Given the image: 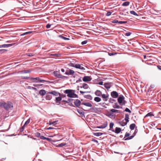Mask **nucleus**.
<instances>
[{
    "label": "nucleus",
    "instance_id": "obj_43",
    "mask_svg": "<svg viewBox=\"0 0 161 161\" xmlns=\"http://www.w3.org/2000/svg\"><path fill=\"white\" fill-rule=\"evenodd\" d=\"M26 54L27 55L29 56H32L34 55V53H27Z\"/></svg>",
    "mask_w": 161,
    "mask_h": 161
},
{
    "label": "nucleus",
    "instance_id": "obj_63",
    "mask_svg": "<svg viewBox=\"0 0 161 161\" xmlns=\"http://www.w3.org/2000/svg\"><path fill=\"white\" fill-rule=\"evenodd\" d=\"M45 139H46L48 141H51V139L49 138H47V137H45Z\"/></svg>",
    "mask_w": 161,
    "mask_h": 161
},
{
    "label": "nucleus",
    "instance_id": "obj_18",
    "mask_svg": "<svg viewBox=\"0 0 161 161\" xmlns=\"http://www.w3.org/2000/svg\"><path fill=\"white\" fill-rule=\"evenodd\" d=\"M57 121H49L48 123H47V124L49 125H55L56 124H57L56 123L57 122Z\"/></svg>",
    "mask_w": 161,
    "mask_h": 161
},
{
    "label": "nucleus",
    "instance_id": "obj_19",
    "mask_svg": "<svg viewBox=\"0 0 161 161\" xmlns=\"http://www.w3.org/2000/svg\"><path fill=\"white\" fill-rule=\"evenodd\" d=\"M107 125H108L107 123V122H105L102 125L100 126H97V127L98 128H103V129L104 128L107 126Z\"/></svg>",
    "mask_w": 161,
    "mask_h": 161
},
{
    "label": "nucleus",
    "instance_id": "obj_20",
    "mask_svg": "<svg viewBox=\"0 0 161 161\" xmlns=\"http://www.w3.org/2000/svg\"><path fill=\"white\" fill-rule=\"evenodd\" d=\"M95 94L97 96H101L102 95V93L101 91L97 90L95 92Z\"/></svg>",
    "mask_w": 161,
    "mask_h": 161
},
{
    "label": "nucleus",
    "instance_id": "obj_12",
    "mask_svg": "<svg viewBox=\"0 0 161 161\" xmlns=\"http://www.w3.org/2000/svg\"><path fill=\"white\" fill-rule=\"evenodd\" d=\"M81 104L84 105L88 107H91L92 105L91 103L89 102H84L81 103Z\"/></svg>",
    "mask_w": 161,
    "mask_h": 161
},
{
    "label": "nucleus",
    "instance_id": "obj_24",
    "mask_svg": "<svg viewBox=\"0 0 161 161\" xmlns=\"http://www.w3.org/2000/svg\"><path fill=\"white\" fill-rule=\"evenodd\" d=\"M58 37L62 38L65 40H69V39L64 36L63 35H60L58 36Z\"/></svg>",
    "mask_w": 161,
    "mask_h": 161
},
{
    "label": "nucleus",
    "instance_id": "obj_39",
    "mask_svg": "<svg viewBox=\"0 0 161 161\" xmlns=\"http://www.w3.org/2000/svg\"><path fill=\"white\" fill-rule=\"evenodd\" d=\"M66 144H67L65 143H61V144H58V146L59 147H63V146H64L66 145Z\"/></svg>",
    "mask_w": 161,
    "mask_h": 161
},
{
    "label": "nucleus",
    "instance_id": "obj_23",
    "mask_svg": "<svg viewBox=\"0 0 161 161\" xmlns=\"http://www.w3.org/2000/svg\"><path fill=\"white\" fill-rule=\"evenodd\" d=\"M113 107L114 108H122V107H120L119 106L117 103H116L114 104V105L113 106Z\"/></svg>",
    "mask_w": 161,
    "mask_h": 161
},
{
    "label": "nucleus",
    "instance_id": "obj_15",
    "mask_svg": "<svg viewBox=\"0 0 161 161\" xmlns=\"http://www.w3.org/2000/svg\"><path fill=\"white\" fill-rule=\"evenodd\" d=\"M51 94L49 93V92L47 93L46 96V99L47 100H50L52 98V96L50 95Z\"/></svg>",
    "mask_w": 161,
    "mask_h": 161
},
{
    "label": "nucleus",
    "instance_id": "obj_55",
    "mask_svg": "<svg viewBox=\"0 0 161 161\" xmlns=\"http://www.w3.org/2000/svg\"><path fill=\"white\" fill-rule=\"evenodd\" d=\"M51 25H50L49 24H47L46 26V28L47 29L50 28L51 26Z\"/></svg>",
    "mask_w": 161,
    "mask_h": 161
},
{
    "label": "nucleus",
    "instance_id": "obj_16",
    "mask_svg": "<svg viewBox=\"0 0 161 161\" xmlns=\"http://www.w3.org/2000/svg\"><path fill=\"white\" fill-rule=\"evenodd\" d=\"M75 67L76 68L79 69H85L84 67L81 66L80 64H77L75 65Z\"/></svg>",
    "mask_w": 161,
    "mask_h": 161
},
{
    "label": "nucleus",
    "instance_id": "obj_42",
    "mask_svg": "<svg viewBox=\"0 0 161 161\" xmlns=\"http://www.w3.org/2000/svg\"><path fill=\"white\" fill-rule=\"evenodd\" d=\"M131 34H132L131 32H127L125 34V35L126 36H130Z\"/></svg>",
    "mask_w": 161,
    "mask_h": 161
},
{
    "label": "nucleus",
    "instance_id": "obj_11",
    "mask_svg": "<svg viewBox=\"0 0 161 161\" xmlns=\"http://www.w3.org/2000/svg\"><path fill=\"white\" fill-rule=\"evenodd\" d=\"M81 103L80 101L78 99H76L74 102L75 105L77 107H79L81 104Z\"/></svg>",
    "mask_w": 161,
    "mask_h": 161
},
{
    "label": "nucleus",
    "instance_id": "obj_25",
    "mask_svg": "<svg viewBox=\"0 0 161 161\" xmlns=\"http://www.w3.org/2000/svg\"><path fill=\"white\" fill-rule=\"evenodd\" d=\"M110 111L112 112V113L117 112V113H121V112L120 111H119V110L115 109H110Z\"/></svg>",
    "mask_w": 161,
    "mask_h": 161
},
{
    "label": "nucleus",
    "instance_id": "obj_26",
    "mask_svg": "<svg viewBox=\"0 0 161 161\" xmlns=\"http://www.w3.org/2000/svg\"><path fill=\"white\" fill-rule=\"evenodd\" d=\"M5 105H6V103L4 102H0V107H3L5 108Z\"/></svg>",
    "mask_w": 161,
    "mask_h": 161
},
{
    "label": "nucleus",
    "instance_id": "obj_10",
    "mask_svg": "<svg viewBox=\"0 0 161 161\" xmlns=\"http://www.w3.org/2000/svg\"><path fill=\"white\" fill-rule=\"evenodd\" d=\"M92 78L90 76H84L83 78V80L85 82H87L90 81L91 80Z\"/></svg>",
    "mask_w": 161,
    "mask_h": 161
},
{
    "label": "nucleus",
    "instance_id": "obj_51",
    "mask_svg": "<svg viewBox=\"0 0 161 161\" xmlns=\"http://www.w3.org/2000/svg\"><path fill=\"white\" fill-rule=\"evenodd\" d=\"M87 40H85V41H83V42H81V44L82 45H84V44H86L87 43Z\"/></svg>",
    "mask_w": 161,
    "mask_h": 161
},
{
    "label": "nucleus",
    "instance_id": "obj_13",
    "mask_svg": "<svg viewBox=\"0 0 161 161\" xmlns=\"http://www.w3.org/2000/svg\"><path fill=\"white\" fill-rule=\"evenodd\" d=\"M102 98L103 99V100L105 101H107L108 100V95L105 94H102L101 95Z\"/></svg>",
    "mask_w": 161,
    "mask_h": 161
},
{
    "label": "nucleus",
    "instance_id": "obj_32",
    "mask_svg": "<svg viewBox=\"0 0 161 161\" xmlns=\"http://www.w3.org/2000/svg\"><path fill=\"white\" fill-rule=\"evenodd\" d=\"M117 54V53L115 52H108V54L110 56H113L114 55Z\"/></svg>",
    "mask_w": 161,
    "mask_h": 161
},
{
    "label": "nucleus",
    "instance_id": "obj_62",
    "mask_svg": "<svg viewBox=\"0 0 161 161\" xmlns=\"http://www.w3.org/2000/svg\"><path fill=\"white\" fill-rule=\"evenodd\" d=\"M92 141L94 142H96L97 143H98V141L97 140L95 139H93L92 140Z\"/></svg>",
    "mask_w": 161,
    "mask_h": 161
},
{
    "label": "nucleus",
    "instance_id": "obj_3",
    "mask_svg": "<svg viewBox=\"0 0 161 161\" xmlns=\"http://www.w3.org/2000/svg\"><path fill=\"white\" fill-rule=\"evenodd\" d=\"M5 107V109L6 110H8L13 107V104L11 102H8L7 103H6Z\"/></svg>",
    "mask_w": 161,
    "mask_h": 161
},
{
    "label": "nucleus",
    "instance_id": "obj_41",
    "mask_svg": "<svg viewBox=\"0 0 161 161\" xmlns=\"http://www.w3.org/2000/svg\"><path fill=\"white\" fill-rule=\"evenodd\" d=\"M88 85L87 84H84L83 85V88H84L85 89H87V88H88Z\"/></svg>",
    "mask_w": 161,
    "mask_h": 161
},
{
    "label": "nucleus",
    "instance_id": "obj_22",
    "mask_svg": "<svg viewBox=\"0 0 161 161\" xmlns=\"http://www.w3.org/2000/svg\"><path fill=\"white\" fill-rule=\"evenodd\" d=\"M46 93V92L45 90H41L39 91V94L42 96H43Z\"/></svg>",
    "mask_w": 161,
    "mask_h": 161
},
{
    "label": "nucleus",
    "instance_id": "obj_37",
    "mask_svg": "<svg viewBox=\"0 0 161 161\" xmlns=\"http://www.w3.org/2000/svg\"><path fill=\"white\" fill-rule=\"evenodd\" d=\"M127 123L126 122H124L123 121H121L120 122V124L122 126H124L125 125L127 124Z\"/></svg>",
    "mask_w": 161,
    "mask_h": 161
},
{
    "label": "nucleus",
    "instance_id": "obj_48",
    "mask_svg": "<svg viewBox=\"0 0 161 161\" xmlns=\"http://www.w3.org/2000/svg\"><path fill=\"white\" fill-rule=\"evenodd\" d=\"M111 14H112L111 12L110 11H108L106 15L107 16H109L110 15H111Z\"/></svg>",
    "mask_w": 161,
    "mask_h": 161
},
{
    "label": "nucleus",
    "instance_id": "obj_44",
    "mask_svg": "<svg viewBox=\"0 0 161 161\" xmlns=\"http://www.w3.org/2000/svg\"><path fill=\"white\" fill-rule=\"evenodd\" d=\"M35 136L36 137H40V136H41V134L37 132L35 133Z\"/></svg>",
    "mask_w": 161,
    "mask_h": 161
},
{
    "label": "nucleus",
    "instance_id": "obj_17",
    "mask_svg": "<svg viewBox=\"0 0 161 161\" xmlns=\"http://www.w3.org/2000/svg\"><path fill=\"white\" fill-rule=\"evenodd\" d=\"M53 73L55 76L58 78L61 75L60 74L59 72L57 71H54L53 72Z\"/></svg>",
    "mask_w": 161,
    "mask_h": 161
},
{
    "label": "nucleus",
    "instance_id": "obj_14",
    "mask_svg": "<svg viewBox=\"0 0 161 161\" xmlns=\"http://www.w3.org/2000/svg\"><path fill=\"white\" fill-rule=\"evenodd\" d=\"M111 130L113 131L116 134H118L120 133L121 130V129L120 128L117 127H116L115 128V130H112V129Z\"/></svg>",
    "mask_w": 161,
    "mask_h": 161
},
{
    "label": "nucleus",
    "instance_id": "obj_58",
    "mask_svg": "<svg viewBox=\"0 0 161 161\" xmlns=\"http://www.w3.org/2000/svg\"><path fill=\"white\" fill-rule=\"evenodd\" d=\"M77 111L78 113L80 114H83V113L82 112V111L81 110H79L77 109Z\"/></svg>",
    "mask_w": 161,
    "mask_h": 161
},
{
    "label": "nucleus",
    "instance_id": "obj_56",
    "mask_svg": "<svg viewBox=\"0 0 161 161\" xmlns=\"http://www.w3.org/2000/svg\"><path fill=\"white\" fill-rule=\"evenodd\" d=\"M130 135V134L129 133H126L125 135V137H124V138L125 139V138L126 137H128V136H129Z\"/></svg>",
    "mask_w": 161,
    "mask_h": 161
},
{
    "label": "nucleus",
    "instance_id": "obj_34",
    "mask_svg": "<svg viewBox=\"0 0 161 161\" xmlns=\"http://www.w3.org/2000/svg\"><path fill=\"white\" fill-rule=\"evenodd\" d=\"M130 13L131 14H133L135 16H138V14L134 11H130Z\"/></svg>",
    "mask_w": 161,
    "mask_h": 161
},
{
    "label": "nucleus",
    "instance_id": "obj_7",
    "mask_svg": "<svg viewBox=\"0 0 161 161\" xmlns=\"http://www.w3.org/2000/svg\"><path fill=\"white\" fill-rule=\"evenodd\" d=\"M15 44V43H14L10 44H4L1 45H0V48L8 47L14 45Z\"/></svg>",
    "mask_w": 161,
    "mask_h": 161
},
{
    "label": "nucleus",
    "instance_id": "obj_21",
    "mask_svg": "<svg viewBox=\"0 0 161 161\" xmlns=\"http://www.w3.org/2000/svg\"><path fill=\"white\" fill-rule=\"evenodd\" d=\"M50 55L53 56L54 58H56L60 57L61 54L60 53L52 54H50Z\"/></svg>",
    "mask_w": 161,
    "mask_h": 161
},
{
    "label": "nucleus",
    "instance_id": "obj_5",
    "mask_svg": "<svg viewBox=\"0 0 161 161\" xmlns=\"http://www.w3.org/2000/svg\"><path fill=\"white\" fill-rule=\"evenodd\" d=\"M111 96L114 98H116L119 96L118 93L116 91H114L111 92Z\"/></svg>",
    "mask_w": 161,
    "mask_h": 161
},
{
    "label": "nucleus",
    "instance_id": "obj_27",
    "mask_svg": "<svg viewBox=\"0 0 161 161\" xmlns=\"http://www.w3.org/2000/svg\"><path fill=\"white\" fill-rule=\"evenodd\" d=\"M129 115L127 114H125V120L126 122H127V123L129 121Z\"/></svg>",
    "mask_w": 161,
    "mask_h": 161
},
{
    "label": "nucleus",
    "instance_id": "obj_52",
    "mask_svg": "<svg viewBox=\"0 0 161 161\" xmlns=\"http://www.w3.org/2000/svg\"><path fill=\"white\" fill-rule=\"evenodd\" d=\"M125 111L126 112H128L130 113H131V111L128 108H126L125 110Z\"/></svg>",
    "mask_w": 161,
    "mask_h": 161
},
{
    "label": "nucleus",
    "instance_id": "obj_53",
    "mask_svg": "<svg viewBox=\"0 0 161 161\" xmlns=\"http://www.w3.org/2000/svg\"><path fill=\"white\" fill-rule=\"evenodd\" d=\"M25 125H24L20 129V132H22L23 131L24 129V127H25Z\"/></svg>",
    "mask_w": 161,
    "mask_h": 161
},
{
    "label": "nucleus",
    "instance_id": "obj_9",
    "mask_svg": "<svg viewBox=\"0 0 161 161\" xmlns=\"http://www.w3.org/2000/svg\"><path fill=\"white\" fill-rule=\"evenodd\" d=\"M62 100V98L60 97V95L59 96V97H56L55 99V102L58 105H59L60 103V102Z\"/></svg>",
    "mask_w": 161,
    "mask_h": 161
},
{
    "label": "nucleus",
    "instance_id": "obj_2",
    "mask_svg": "<svg viewBox=\"0 0 161 161\" xmlns=\"http://www.w3.org/2000/svg\"><path fill=\"white\" fill-rule=\"evenodd\" d=\"M125 97L122 95H120L118 99V101L121 105H125V101L124 100Z\"/></svg>",
    "mask_w": 161,
    "mask_h": 161
},
{
    "label": "nucleus",
    "instance_id": "obj_33",
    "mask_svg": "<svg viewBox=\"0 0 161 161\" xmlns=\"http://www.w3.org/2000/svg\"><path fill=\"white\" fill-rule=\"evenodd\" d=\"M94 135L97 136H101L103 134V133L101 132H97V133H93Z\"/></svg>",
    "mask_w": 161,
    "mask_h": 161
},
{
    "label": "nucleus",
    "instance_id": "obj_36",
    "mask_svg": "<svg viewBox=\"0 0 161 161\" xmlns=\"http://www.w3.org/2000/svg\"><path fill=\"white\" fill-rule=\"evenodd\" d=\"M7 50L5 49H0V54H2L3 53L6 52Z\"/></svg>",
    "mask_w": 161,
    "mask_h": 161
},
{
    "label": "nucleus",
    "instance_id": "obj_60",
    "mask_svg": "<svg viewBox=\"0 0 161 161\" xmlns=\"http://www.w3.org/2000/svg\"><path fill=\"white\" fill-rule=\"evenodd\" d=\"M40 138L42 140H45V137L43 136H40Z\"/></svg>",
    "mask_w": 161,
    "mask_h": 161
},
{
    "label": "nucleus",
    "instance_id": "obj_30",
    "mask_svg": "<svg viewBox=\"0 0 161 161\" xmlns=\"http://www.w3.org/2000/svg\"><path fill=\"white\" fill-rule=\"evenodd\" d=\"M135 124H131L130 126V129L131 130H133L134 129L135 127Z\"/></svg>",
    "mask_w": 161,
    "mask_h": 161
},
{
    "label": "nucleus",
    "instance_id": "obj_4",
    "mask_svg": "<svg viewBox=\"0 0 161 161\" xmlns=\"http://www.w3.org/2000/svg\"><path fill=\"white\" fill-rule=\"evenodd\" d=\"M31 79L33 80H35L36 81L35 82H48V81H46L44 80H42L40 79L39 77H36V78H31Z\"/></svg>",
    "mask_w": 161,
    "mask_h": 161
},
{
    "label": "nucleus",
    "instance_id": "obj_45",
    "mask_svg": "<svg viewBox=\"0 0 161 161\" xmlns=\"http://www.w3.org/2000/svg\"><path fill=\"white\" fill-rule=\"evenodd\" d=\"M114 125V124L113 123H111L110 124L109 127L110 129L113 128V126Z\"/></svg>",
    "mask_w": 161,
    "mask_h": 161
},
{
    "label": "nucleus",
    "instance_id": "obj_59",
    "mask_svg": "<svg viewBox=\"0 0 161 161\" xmlns=\"http://www.w3.org/2000/svg\"><path fill=\"white\" fill-rule=\"evenodd\" d=\"M75 64H74L73 63H70L69 64V65L70 66H72V67H75Z\"/></svg>",
    "mask_w": 161,
    "mask_h": 161
},
{
    "label": "nucleus",
    "instance_id": "obj_1",
    "mask_svg": "<svg viewBox=\"0 0 161 161\" xmlns=\"http://www.w3.org/2000/svg\"><path fill=\"white\" fill-rule=\"evenodd\" d=\"M65 93L67 94V96L69 97H78V95L74 93V91L70 89H67L64 92Z\"/></svg>",
    "mask_w": 161,
    "mask_h": 161
},
{
    "label": "nucleus",
    "instance_id": "obj_8",
    "mask_svg": "<svg viewBox=\"0 0 161 161\" xmlns=\"http://www.w3.org/2000/svg\"><path fill=\"white\" fill-rule=\"evenodd\" d=\"M49 93L51 94H52L55 96H58V95L60 96L61 95V94L58 92L55 91H53L51 92H49Z\"/></svg>",
    "mask_w": 161,
    "mask_h": 161
},
{
    "label": "nucleus",
    "instance_id": "obj_46",
    "mask_svg": "<svg viewBox=\"0 0 161 161\" xmlns=\"http://www.w3.org/2000/svg\"><path fill=\"white\" fill-rule=\"evenodd\" d=\"M127 21H119V24H125L127 23Z\"/></svg>",
    "mask_w": 161,
    "mask_h": 161
},
{
    "label": "nucleus",
    "instance_id": "obj_61",
    "mask_svg": "<svg viewBox=\"0 0 161 161\" xmlns=\"http://www.w3.org/2000/svg\"><path fill=\"white\" fill-rule=\"evenodd\" d=\"M42 84H34L33 85V86L35 87H37L38 86H42Z\"/></svg>",
    "mask_w": 161,
    "mask_h": 161
},
{
    "label": "nucleus",
    "instance_id": "obj_47",
    "mask_svg": "<svg viewBox=\"0 0 161 161\" xmlns=\"http://www.w3.org/2000/svg\"><path fill=\"white\" fill-rule=\"evenodd\" d=\"M111 22L112 23H119V21L117 19H114Z\"/></svg>",
    "mask_w": 161,
    "mask_h": 161
},
{
    "label": "nucleus",
    "instance_id": "obj_38",
    "mask_svg": "<svg viewBox=\"0 0 161 161\" xmlns=\"http://www.w3.org/2000/svg\"><path fill=\"white\" fill-rule=\"evenodd\" d=\"M153 114L152 112H150L148 113L147 114H146L145 116V117H147V116H153Z\"/></svg>",
    "mask_w": 161,
    "mask_h": 161
},
{
    "label": "nucleus",
    "instance_id": "obj_50",
    "mask_svg": "<svg viewBox=\"0 0 161 161\" xmlns=\"http://www.w3.org/2000/svg\"><path fill=\"white\" fill-rule=\"evenodd\" d=\"M30 122V119H28L25 122L24 125H28Z\"/></svg>",
    "mask_w": 161,
    "mask_h": 161
},
{
    "label": "nucleus",
    "instance_id": "obj_54",
    "mask_svg": "<svg viewBox=\"0 0 161 161\" xmlns=\"http://www.w3.org/2000/svg\"><path fill=\"white\" fill-rule=\"evenodd\" d=\"M66 78V76L62 75H61V74L60 75V76L59 78H61L62 79H64Z\"/></svg>",
    "mask_w": 161,
    "mask_h": 161
},
{
    "label": "nucleus",
    "instance_id": "obj_64",
    "mask_svg": "<svg viewBox=\"0 0 161 161\" xmlns=\"http://www.w3.org/2000/svg\"><path fill=\"white\" fill-rule=\"evenodd\" d=\"M137 132V129H136L135 130V132H134V133L133 134V135H134V136L136 134V133Z\"/></svg>",
    "mask_w": 161,
    "mask_h": 161
},
{
    "label": "nucleus",
    "instance_id": "obj_31",
    "mask_svg": "<svg viewBox=\"0 0 161 161\" xmlns=\"http://www.w3.org/2000/svg\"><path fill=\"white\" fill-rule=\"evenodd\" d=\"M94 100L96 102H98L101 101V99L98 97H96L94 98Z\"/></svg>",
    "mask_w": 161,
    "mask_h": 161
},
{
    "label": "nucleus",
    "instance_id": "obj_28",
    "mask_svg": "<svg viewBox=\"0 0 161 161\" xmlns=\"http://www.w3.org/2000/svg\"><path fill=\"white\" fill-rule=\"evenodd\" d=\"M104 86V87L107 89L110 88L111 87L110 85L108 83H105Z\"/></svg>",
    "mask_w": 161,
    "mask_h": 161
},
{
    "label": "nucleus",
    "instance_id": "obj_57",
    "mask_svg": "<svg viewBox=\"0 0 161 161\" xmlns=\"http://www.w3.org/2000/svg\"><path fill=\"white\" fill-rule=\"evenodd\" d=\"M113 113L111 111H109L108 112V114L109 116H113Z\"/></svg>",
    "mask_w": 161,
    "mask_h": 161
},
{
    "label": "nucleus",
    "instance_id": "obj_40",
    "mask_svg": "<svg viewBox=\"0 0 161 161\" xmlns=\"http://www.w3.org/2000/svg\"><path fill=\"white\" fill-rule=\"evenodd\" d=\"M134 136L133 135V136H129L128 137L126 138H125V140H130V139H132L134 137Z\"/></svg>",
    "mask_w": 161,
    "mask_h": 161
},
{
    "label": "nucleus",
    "instance_id": "obj_35",
    "mask_svg": "<svg viewBox=\"0 0 161 161\" xmlns=\"http://www.w3.org/2000/svg\"><path fill=\"white\" fill-rule=\"evenodd\" d=\"M32 32H33V31H31L26 32H25L24 33H23V34H21L20 35V36H24V35H27V34H29L31 33Z\"/></svg>",
    "mask_w": 161,
    "mask_h": 161
},
{
    "label": "nucleus",
    "instance_id": "obj_49",
    "mask_svg": "<svg viewBox=\"0 0 161 161\" xmlns=\"http://www.w3.org/2000/svg\"><path fill=\"white\" fill-rule=\"evenodd\" d=\"M23 73H27L30 72V71L29 70H24L22 72Z\"/></svg>",
    "mask_w": 161,
    "mask_h": 161
},
{
    "label": "nucleus",
    "instance_id": "obj_6",
    "mask_svg": "<svg viewBox=\"0 0 161 161\" xmlns=\"http://www.w3.org/2000/svg\"><path fill=\"white\" fill-rule=\"evenodd\" d=\"M75 73V71L72 69H69V70H67L65 73L66 75H73Z\"/></svg>",
    "mask_w": 161,
    "mask_h": 161
},
{
    "label": "nucleus",
    "instance_id": "obj_29",
    "mask_svg": "<svg viewBox=\"0 0 161 161\" xmlns=\"http://www.w3.org/2000/svg\"><path fill=\"white\" fill-rule=\"evenodd\" d=\"M130 3V2L128 1L126 2L123 3L122 4V5L124 6H127L129 5Z\"/></svg>",
    "mask_w": 161,
    "mask_h": 161
}]
</instances>
